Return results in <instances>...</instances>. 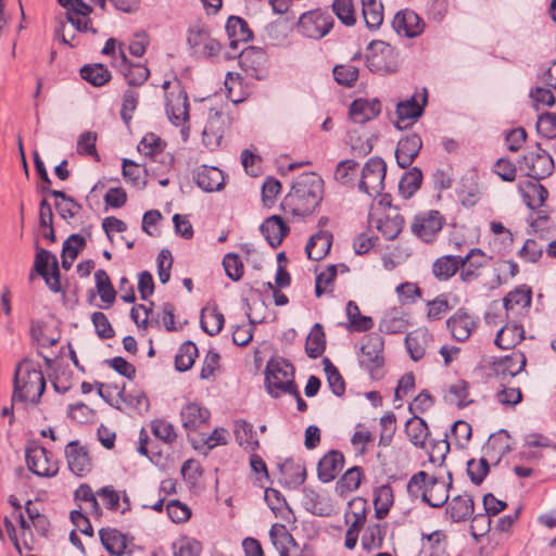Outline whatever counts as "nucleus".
<instances>
[{
  "instance_id": "42",
  "label": "nucleus",
  "mask_w": 556,
  "mask_h": 556,
  "mask_svg": "<svg viewBox=\"0 0 556 556\" xmlns=\"http://www.w3.org/2000/svg\"><path fill=\"white\" fill-rule=\"evenodd\" d=\"M367 518V501L364 497H354L348 504L344 515L346 525H353L363 528Z\"/></svg>"
},
{
  "instance_id": "14",
  "label": "nucleus",
  "mask_w": 556,
  "mask_h": 556,
  "mask_svg": "<svg viewBox=\"0 0 556 556\" xmlns=\"http://www.w3.org/2000/svg\"><path fill=\"white\" fill-rule=\"evenodd\" d=\"M420 98V102L417 101L416 96H413L410 99L397 103V119L394 124L397 129H406L422 115L425 106L427 104L426 89L424 90Z\"/></svg>"
},
{
  "instance_id": "55",
  "label": "nucleus",
  "mask_w": 556,
  "mask_h": 556,
  "mask_svg": "<svg viewBox=\"0 0 556 556\" xmlns=\"http://www.w3.org/2000/svg\"><path fill=\"white\" fill-rule=\"evenodd\" d=\"M226 31L228 37L238 38L243 43L252 39V31L248 23L239 16H230L227 20Z\"/></svg>"
},
{
  "instance_id": "59",
  "label": "nucleus",
  "mask_w": 556,
  "mask_h": 556,
  "mask_svg": "<svg viewBox=\"0 0 556 556\" xmlns=\"http://www.w3.org/2000/svg\"><path fill=\"white\" fill-rule=\"evenodd\" d=\"M152 433L165 443H173L177 438L174 426L163 419H154L150 424Z\"/></svg>"
},
{
  "instance_id": "35",
  "label": "nucleus",
  "mask_w": 556,
  "mask_h": 556,
  "mask_svg": "<svg viewBox=\"0 0 556 556\" xmlns=\"http://www.w3.org/2000/svg\"><path fill=\"white\" fill-rule=\"evenodd\" d=\"M525 338V329L518 324H506L495 337L494 343L502 350L514 349Z\"/></svg>"
},
{
  "instance_id": "48",
  "label": "nucleus",
  "mask_w": 556,
  "mask_h": 556,
  "mask_svg": "<svg viewBox=\"0 0 556 556\" xmlns=\"http://www.w3.org/2000/svg\"><path fill=\"white\" fill-rule=\"evenodd\" d=\"M198 356V348L191 341L184 342L175 356V368L182 372L189 370Z\"/></svg>"
},
{
  "instance_id": "50",
  "label": "nucleus",
  "mask_w": 556,
  "mask_h": 556,
  "mask_svg": "<svg viewBox=\"0 0 556 556\" xmlns=\"http://www.w3.org/2000/svg\"><path fill=\"white\" fill-rule=\"evenodd\" d=\"M362 11L368 28H378L383 22V5L377 0H362Z\"/></svg>"
},
{
  "instance_id": "39",
  "label": "nucleus",
  "mask_w": 556,
  "mask_h": 556,
  "mask_svg": "<svg viewBox=\"0 0 556 556\" xmlns=\"http://www.w3.org/2000/svg\"><path fill=\"white\" fill-rule=\"evenodd\" d=\"M99 536L103 547L115 556H122L127 547L125 535L114 528H102Z\"/></svg>"
},
{
  "instance_id": "20",
  "label": "nucleus",
  "mask_w": 556,
  "mask_h": 556,
  "mask_svg": "<svg viewBox=\"0 0 556 556\" xmlns=\"http://www.w3.org/2000/svg\"><path fill=\"white\" fill-rule=\"evenodd\" d=\"M381 102L377 99H355L350 105V117L354 123L365 124L381 113Z\"/></svg>"
},
{
  "instance_id": "27",
  "label": "nucleus",
  "mask_w": 556,
  "mask_h": 556,
  "mask_svg": "<svg viewBox=\"0 0 556 556\" xmlns=\"http://www.w3.org/2000/svg\"><path fill=\"white\" fill-rule=\"evenodd\" d=\"M431 339L432 337L426 328H417L406 334L405 346L413 361H420L425 356Z\"/></svg>"
},
{
  "instance_id": "28",
  "label": "nucleus",
  "mask_w": 556,
  "mask_h": 556,
  "mask_svg": "<svg viewBox=\"0 0 556 556\" xmlns=\"http://www.w3.org/2000/svg\"><path fill=\"white\" fill-rule=\"evenodd\" d=\"M260 230L268 244L273 248H277L289 232V227L280 216L273 215L262 223Z\"/></svg>"
},
{
  "instance_id": "2",
  "label": "nucleus",
  "mask_w": 556,
  "mask_h": 556,
  "mask_svg": "<svg viewBox=\"0 0 556 556\" xmlns=\"http://www.w3.org/2000/svg\"><path fill=\"white\" fill-rule=\"evenodd\" d=\"M45 390L46 380L40 366L30 361L21 362L15 369L12 400L37 404Z\"/></svg>"
},
{
  "instance_id": "34",
  "label": "nucleus",
  "mask_w": 556,
  "mask_h": 556,
  "mask_svg": "<svg viewBox=\"0 0 556 556\" xmlns=\"http://www.w3.org/2000/svg\"><path fill=\"white\" fill-rule=\"evenodd\" d=\"M388 525L377 522L368 525L361 538V545L364 551L370 553L382 547L387 534Z\"/></svg>"
},
{
  "instance_id": "31",
  "label": "nucleus",
  "mask_w": 556,
  "mask_h": 556,
  "mask_svg": "<svg viewBox=\"0 0 556 556\" xmlns=\"http://www.w3.org/2000/svg\"><path fill=\"white\" fill-rule=\"evenodd\" d=\"M408 326L407 315L401 308L393 307L383 314L379 323V330L388 334L402 333Z\"/></svg>"
},
{
  "instance_id": "26",
  "label": "nucleus",
  "mask_w": 556,
  "mask_h": 556,
  "mask_svg": "<svg viewBox=\"0 0 556 556\" xmlns=\"http://www.w3.org/2000/svg\"><path fill=\"white\" fill-rule=\"evenodd\" d=\"M475 510L473 500L468 494L454 496L445 508V515L453 522H464L472 517Z\"/></svg>"
},
{
  "instance_id": "19",
  "label": "nucleus",
  "mask_w": 556,
  "mask_h": 556,
  "mask_svg": "<svg viewBox=\"0 0 556 556\" xmlns=\"http://www.w3.org/2000/svg\"><path fill=\"white\" fill-rule=\"evenodd\" d=\"M68 469L78 477H84L91 470V459L85 447L77 441H72L65 450Z\"/></svg>"
},
{
  "instance_id": "44",
  "label": "nucleus",
  "mask_w": 556,
  "mask_h": 556,
  "mask_svg": "<svg viewBox=\"0 0 556 556\" xmlns=\"http://www.w3.org/2000/svg\"><path fill=\"white\" fill-rule=\"evenodd\" d=\"M394 502L393 490L389 484H383L377 488L374 492V506L376 517L383 519Z\"/></svg>"
},
{
  "instance_id": "15",
  "label": "nucleus",
  "mask_w": 556,
  "mask_h": 556,
  "mask_svg": "<svg viewBox=\"0 0 556 556\" xmlns=\"http://www.w3.org/2000/svg\"><path fill=\"white\" fill-rule=\"evenodd\" d=\"M443 217L438 211L417 215L412 224V232L424 242H432L442 229Z\"/></svg>"
},
{
  "instance_id": "18",
  "label": "nucleus",
  "mask_w": 556,
  "mask_h": 556,
  "mask_svg": "<svg viewBox=\"0 0 556 556\" xmlns=\"http://www.w3.org/2000/svg\"><path fill=\"white\" fill-rule=\"evenodd\" d=\"M448 482L440 481L432 476L428 480V486L422 492V501L429 506L440 508L448 501V489L452 486V472L447 471Z\"/></svg>"
},
{
  "instance_id": "63",
  "label": "nucleus",
  "mask_w": 556,
  "mask_h": 556,
  "mask_svg": "<svg viewBox=\"0 0 556 556\" xmlns=\"http://www.w3.org/2000/svg\"><path fill=\"white\" fill-rule=\"evenodd\" d=\"M91 321L92 325L94 326L96 333L100 339L108 340L114 337V329L105 314H103L102 312L92 313Z\"/></svg>"
},
{
  "instance_id": "9",
  "label": "nucleus",
  "mask_w": 556,
  "mask_h": 556,
  "mask_svg": "<svg viewBox=\"0 0 556 556\" xmlns=\"http://www.w3.org/2000/svg\"><path fill=\"white\" fill-rule=\"evenodd\" d=\"M523 166L527 168V176L535 181L551 176L555 168L553 157L539 143L531 151L523 154L520 168Z\"/></svg>"
},
{
  "instance_id": "23",
  "label": "nucleus",
  "mask_w": 556,
  "mask_h": 556,
  "mask_svg": "<svg viewBox=\"0 0 556 556\" xmlns=\"http://www.w3.org/2000/svg\"><path fill=\"white\" fill-rule=\"evenodd\" d=\"M166 114L169 121L179 126L189 117V102L187 93L179 90L177 93L169 92L166 94Z\"/></svg>"
},
{
  "instance_id": "4",
  "label": "nucleus",
  "mask_w": 556,
  "mask_h": 556,
  "mask_svg": "<svg viewBox=\"0 0 556 556\" xmlns=\"http://www.w3.org/2000/svg\"><path fill=\"white\" fill-rule=\"evenodd\" d=\"M384 341L375 333L366 337L358 352V364L372 380L384 377Z\"/></svg>"
},
{
  "instance_id": "56",
  "label": "nucleus",
  "mask_w": 556,
  "mask_h": 556,
  "mask_svg": "<svg viewBox=\"0 0 556 556\" xmlns=\"http://www.w3.org/2000/svg\"><path fill=\"white\" fill-rule=\"evenodd\" d=\"M358 75V68L351 63L337 65L333 68V77L336 81L344 87H353Z\"/></svg>"
},
{
  "instance_id": "46",
  "label": "nucleus",
  "mask_w": 556,
  "mask_h": 556,
  "mask_svg": "<svg viewBox=\"0 0 556 556\" xmlns=\"http://www.w3.org/2000/svg\"><path fill=\"white\" fill-rule=\"evenodd\" d=\"M326 348L325 332L320 324H315L307 336L305 352L308 357H319Z\"/></svg>"
},
{
  "instance_id": "12",
  "label": "nucleus",
  "mask_w": 556,
  "mask_h": 556,
  "mask_svg": "<svg viewBox=\"0 0 556 556\" xmlns=\"http://www.w3.org/2000/svg\"><path fill=\"white\" fill-rule=\"evenodd\" d=\"M479 323L478 316L470 314L465 308H458L447 318L446 328L454 340L465 342L477 330Z\"/></svg>"
},
{
  "instance_id": "38",
  "label": "nucleus",
  "mask_w": 556,
  "mask_h": 556,
  "mask_svg": "<svg viewBox=\"0 0 556 556\" xmlns=\"http://www.w3.org/2000/svg\"><path fill=\"white\" fill-rule=\"evenodd\" d=\"M123 66L122 73L129 86H141L149 78V70L140 63H128L127 56L121 50V65Z\"/></svg>"
},
{
  "instance_id": "16",
  "label": "nucleus",
  "mask_w": 556,
  "mask_h": 556,
  "mask_svg": "<svg viewBox=\"0 0 556 556\" xmlns=\"http://www.w3.org/2000/svg\"><path fill=\"white\" fill-rule=\"evenodd\" d=\"M527 364L526 355L522 352H513L493 363V372L502 384L521 372Z\"/></svg>"
},
{
  "instance_id": "37",
  "label": "nucleus",
  "mask_w": 556,
  "mask_h": 556,
  "mask_svg": "<svg viewBox=\"0 0 556 556\" xmlns=\"http://www.w3.org/2000/svg\"><path fill=\"white\" fill-rule=\"evenodd\" d=\"M462 266V256L444 255L435 260L432 264V274L440 281H446L452 278Z\"/></svg>"
},
{
  "instance_id": "58",
  "label": "nucleus",
  "mask_w": 556,
  "mask_h": 556,
  "mask_svg": "<svg viewBox=\"0 0 556 556\" xmlns=\"http://www.w3.org/2000/svg\"><path fill=\"white\" fill-rule=\"evenodd\" d=\"M325 363V372L327 375V380L332 393L337 396H340L345 391V382L339 370L336 366L331 364L328 358L324 359Z\"/></svg>"
},
{
  "instance_id": "40",
  "label": "nucleus",
  "mask_w": 556,
  "mask_h": 556,
  "mask_svg": "<svg viewBox=\"0 0 556 556\" xmlns=\"http://www.w3.org/2000/svg\"><path fill=\"white\" fill-rule=\"evenodd\" d=\"M224 315L214 305L212 307H204L201 311L200 326L208 336H216L224 327Z\"/></svg>"
},
{
  "instance_id": "24",
  "label": "nucleus",
  "mask_w": 556,
  "mask_h": 556,
  "mask_svg": "<svg viewBox=\"0 0 556 556\" xmlns=\"http://www.w3.org/2000/svg\"><path fill=\"white\" fill-rule=\"evenodd\" d=\"M421 148L422 140L417 134L400 139L395 151L397 165L402 168H407L414 162Z\"/></svg>"
},
{
  "instance_id": "30",
  "label": "nucleus",
  "mask_w": 556,
  "mask_h": 556,
  "mask_svg": "<svg viewBox=\"0 0 556 556\" xmlns=\"http://www.w3.org/2000/svg\"><path fill=\"white\" fill-rule=\"evenodd\" d=\"M518 190L525 204L531 210L542 206L548 195L547 190L539 181L531 179L519 182Z\"/></svg>"
},
{
  "instance_id": "62",
  "label": "nucleus",
  "mask_w": 556,
  "mask_h": 556,
  "mask_svg": "<svg viewBox=\"0 0 556 556\" xmlns=\"http://www.w3.org/2000/svg\"><path fill=\"white\" fill-rule=\"evenodd\" d=\"M332 9L343 24L348 26L355 24L354 5L352 0H334Z\"/></svg>"
},
{
  "instance_id": "3",
  "label": "nucleus",
  "mask_w": 556,
  "mask_h": 556,
  "mask_svg": "<svg viewBox=\"0 0 556 556\" xmlns=\"http://www.w3.org/2000/svg\"><path fill=\"white\" fill-rule=\"evenodd\" d=\"M265 386L273 397L295 392L293 365L282 357L270 358L265 369Z\"/></svg>"
},
{
  "instance_id": "43",
  "label": "nucleus",
  "mask_w": 556,
  "mask_h": 556,
  "mask_svg": "<svg viewBox=\"0 0 556 556\" xmlns=\"http://www.w3.org/2000/svg\"><path fill=\"white\" fill-rule=\"evenodd\" d=\"M404 218L397 212L387 214L383 218H379L377 223L378 230L387 240L395 239L402 231Z\"/></svg>"
},
{
  "instance_id": "13",
  "label": "nucleus",
  "mask_w": 556,
  "mask_h": 556,
  "mask_svg": "<svg viewBox=\"0 0 556 556\" xmlns=\"http://www.w3.org/2000/svg\"><path fill=\"white\" fill-rule=\"evenodd\" d=\"M35 270L40 275L48 288L58 293L61 291L60 271L56 257L45 249H39L34 263Z\"/></svg>"
},
{
  "instance_id": "53",
  "label": "nucleus",
  "mask_w": 556,
  "mask_h": 556,
  "mask_svg": "<svg viewBox=\"0 0 556 556\" xmlns=\"http://www.w3.org/2000/svg\"><path fill=\"white\" fill-rule=\"evenodd\" d=\"M346 316L351 327L356 331H367L374 326L371 317L362 315L358 305L353 301L346 304Z\"/></svg>"
},
{
  "instance_id": "32",
  "label": "nucleus",
  "mask_w": 556,
  "mask_h": 556,
  "mask_svg": "<svg viewBox=\"0 0 556 556\" xmlns=\"http://www.w3.org/2000/svg\"><path fill=\"white\" fill-rule=\"evenodd\" d=\"M239 65L250 76H256L266 62L265 51L257 47H247L238 55Z\"/></svg>"
},
{
  "instance_id": "7",
  "label": "nucleus",
  "mask_w": 556,
  "mask_h": 556,
  "mask_svg": "<svg viewBox=\"0 0 556 556\" xmlns=\"http://www.w3.org/2000/svg\"><path fill=\"white\" fill-rule=\"evenodd\" d=\"M28 469L38 477L51 478L59 472V463L46 447L30 443L25 448Z\"/></svg>"
},
{
  "instance_id": "60",
  "label": "nucleus",
  "mask_w": 556,
  "mask_h": 556,
  "mask_svg": "<svg viewBox=\"0 0 556 556\" xmlns=\"http://www.w3.org/2000/svg\"><path fill=\"white\" fill-rule=\"evenodd\" d=\"M508 439L509 437L507 433H498L497 435H491L488 443L483 447L484 455L492 457L491 451H496L498 454L496 463H498L501 457L509 451Z\"/></svg>"
},
{
  "instance_id": "64",
  "label": "nucleus",
  "mask_w": 556,
  "mask_h": 556,
  "mask_svg": "<svg viewBox=\"0 0 556 556\" xmlns=\"http://www.w3.org/2000/svg\"><path fill=\"white\" fill-rule=\"evenodd\" d=\"M536 130L541 136L547 139L556 138V114H542L538 119Z\"/></svg>"
},
{
  "instance_id": "54",
  "label": "nucleus",
  "mask_w": 556,
  "mask_h": 556,
  "mask_svg": "<svg viewBox=\"0 0 556 556\" xmlns=\"http://www.w3.org/2000/svg\"><path fill=\"white\" fill-rule=\"evenodd\" d=\"M117 397L128 408L135 409L139 413H144L149 409V400L146 394L141 391L125 392V388H122L117 392Z\"/></svg>"
},
{
  "instance_id": "49",
  "label": "nucleus",
  "mask_w": 556,
  "mask_h": 556,
  "mask_svg": "<svg viewBox=\"0 0 556 556\" xmlns=\"http://www.w3.org/2000/svg\"><path fill=\"white\" fill-rule=\"evenodd\" d=\"M94 281L101 300L108 304L104 308L110 307L115 302L116 292L109 275L104 269H98L94 273Z\"/></svg>"
},
{
  "instance_id": "52",
  "label": "nucleus",
  "mask_w": 556,
  "mask_h": 556,
  "mask_svg": "<svg viewBox=\"0 0 556 556\" xmlns=\"http://www.w3.org/2000/svg\"><path fill=\"white\" fill-rule=\"evenodd\" d=\"M422 181V173L418 167H413L404 174L399 182V190L401 194L408 199L413 197L420 188Z\"/></svg>"
},
{
  "instance_id": "17",
  "label": "nucleus",
  "mask_w": 556,
  "mask_h": 556,
  "mask_svg": "<svg viewBox=\"0 0 556 556\" xmlns=\"http://www.w3.org/2000/svg\"><path fill=\"white\" fill-rule=\"evenodd\" d=\"M392 26L399 35L414 38L424 31L425 23L413 10L406 9L395 14Z\"/></svg>"
},
{
  "instance_id": "41",
  "label": "nucleus",
  "mask_w": 556,
  "mask_h": 556,
  "mask_svg": "<svg viewBox=\"0 0 556 556\" xmlns=\"http://www.w3.org/2000/svg\"><path fill=\"white\" fill-rule=\"evenodd\" d=\"M405 432L408 440L416 447H425L426 439L429 434L426 421L414 415L405 425Z\"/></svg>"
},
{
  "instance_id": "10",
  "label": "nucleus",
  "mask_w": 556,
  "mask_h": 556,
  "mask_svg": "<svg viewBox=\"0 0 556 556\" xmlns=\"http://www.w3.org/2000/svg\"><path fill=\"white\" fill-rule=\"evenodd\" d=\"M165 148L166 142L153 132L146 134L137 146L140 154L149 157L152 162L160 163V167L155 169L162 172L168 170L174 163V157L164 151Z\"/></svg>"
},
{
  "instance_id": "45",
  "label": "nucleus",
  "mask_w": 556,
  "mask_h": 556,
  "mask_svg": "<svg viewBox=\"0 0 556 556\" xmlns=\"http://www.w3.org/2000/svg\"><path fill=\"white\" fill-rule=\"evenodd\" d=\"M532 292L526 286H520L510 291L503 300L504 307L507 312L514 311L516 307L521 309L528 308L531 305Z\"/></svg>"
},
{
  "instance_id": "11",
  "label": "nucleus",
  "mask_w": 556,
  "mask_h": 556,
  "mask_svg": "<svg viewBox=\"0 0 556 556\" xmlns=\"http://www.w3.org/2000/svg\"><path fill=\"white\" fill-rule=\"evenodd\" d=\"M333 26L332 17L319 10L306 12L301 15L298 29L308 38L320 39L326 36Z\"/></svg>"
},
{
  "instance_id": "1",
  "label": "nucleus",
  "mask_w": 556,
  "mask_h": 556,
  "mask_svg": "<svg viewBox=\"0 0 556 556\" xmlns=\"http://www.w3.org/2000/svg\"><path fill=\"white\" fill-rule=\"evenodd\" d=\"M321 199V178L314 173H305L300 175L293 182L281 206L288 214L305 216L311 214L319 205Z\"/></svg>"
},
{
  "instance_id": "22",
  "label": "nucleus",
  "mask_w": 556,
  "mask_h": 556,
  "mask_svg": "<svg viewBox=\"0 0 556 556\" xmlns=\"http://www.w3.org/2000/svg\"><path fill=\"white\" fill-rule=\"evenodd\" d=\"M193 179L197 186L205 192L219 191L225 184L223 172L215 166L198 167L194 170Z\"/></svg>"
},
{
  "instance_id": "21",
  "label": "nucleus",
  "mask_w": 556,
  "mask_h": 556,
  "mask_svg": "<svg viewBox=\"0 0 556 556\" xmlns=\"http://www.w3.org/2000/svg\"><path fill=\"white\" fill-rule=\"evenodd\" d=\"M344 456L338 450H331L325 454L318 462L317 476L318 479L328 483L336 479L337 475L343 469Z\"/></svg>"
},
{
  "instance_id": "6",
  "label": "nucleus",
  "mask_w": 556,
  "mask_h": 556,
  "mask_svg": "<svg viewBox=\"0 0 556 556\" xmlns=\"http://www.w3.org/2000/svg\"><path fill=\"white\" fill-rule=\"evenodd\" d=\"M187 43L191 55L198 59H210L220 52L219 42L211 36L210 30L201 23H195L189 27Z\"/></svg>"
},
{
  "instance_id": "51",
  "label": "nucleus",
  "mask_w": 556,
  "mask_h": 556,
  "mask_svg": "<svg viewBox=\"0 0 556 556\" xmlns=\"http://www.w3.org/2000/svg\"><path fill=\"white\" fill-rule=\"evenodd\" d=\"M80 76L96 87H101L109 83L111 74L109 70L102 64L85 65L80 70Z\"/></svg>"
},
{
  "instance_id": "25",
  "label": "nucleus",
  "mask_w": 556,
  "mask_h": 556,
  "mask_svg": "<svg viewBox=\"0 0 556 556\" xmlns=\"http://www.w3.org/2000/svg\"><path fill=\"white\" fill-rule=\"evenodd\" d=\"M486 264V255L480 249H471L465 257H462L459 278L467 283L476 280L479 277V269Z\"/></svg>"
},
{
  "instance_id": "29",
  "label": "nucleus",
  "mask_w": 556,
  "mask_h": 556,
  "mask_svg": "<svg viewBox=\"0 0 556 556\" xmlns=\"http://www.w3.org/2000/svg\"><path fill=\"white\" fill-rule=\"evenodd\" d=\"M210 416L208 409L198 403H188L180 412L182 427L188 431H194L206 424Z\"/></svg>"
},
{
  "instance_id": "36",
  "label": "nucleus",
  "mask_w": 556,
  "mask_h": 556,
  "mask_svg": "<svg viewBox=\"0 0 556 556\" xmlns=\"http://www.w3.org/2000/svg\"><path fill=\"white\" fill-rule=\"evenodd\" d=\"M235 437L237 443L248 452H254L260 447L258 439L252 424L239 419L235 422Z\"/></svg>"
},
{
  "instance_id": "57",
  "label": "nucleus",
  "mask_w": 556,
  "mask_h": 556,
  "mask_svg": "<svg viewBox=\"0 0 556 556\" xmlns=\"http://www.w3.org/2000/svg\"><path fill=\"white\" fill-rule=\"evenodd\" d=\"M122 100L121 117L126 125H129L139 102V92L128 88L124 91Z\"/></svg>"
},
{
  "instance_id": "5",
  "label": "nucleus",
  "mask_w": 556,
  "mask_h": 556,
  "mask_svg": "<svg viewBox=\"0 0 556 556\" xmlns=\"http://www.w3.org/2000/svg\"><path fill=\"white\" fill-rule=\"evenodd\" d=\"M370 53L367 56V67L379 75H388L396 72L399 67L397 52L384 41H372L369 45Z\"/></svg>"
},
{
  "instance_id": "33",
  "label": "nucleus",
  "mask_w": 556,
  "mask_h": 556,
  "mask_svg": "<svg viewBox=\"0 0 556 556\" xmlns=\"http://www.w3.org/2000/svg\"><path fill=\"white\" fill-rule=\"evenodd\" d=\"M332 235L329 231L319 230L313 235L305 247L307 257L313 261L323 260L330 251Z\"/></svg>"
},
{
  "instance_id": "61",
  "label": "nucleus",
  "mask_w": 556,
  "mask_h": 556,
  "mask_svg": "<svg viewBox=\"0 0 556 556\" xmlns=\"http://www.w3.org/2000/svg\"><path fill=\"white\" fill-rule=\"evenodd\" d=\"M490 466L485 457H481L479 462L470 459L467 463V473L472 483L479 485L483 482L484 478L489 473Z\"/></svg>"
},
{
  "instance_id": "47",
  "label": "nucleus",
  "mask_w": 556,
  "mask_h": 556,
  "mask_svg": "<svg viewBox=\"0 0 556 556\" xmlns=\"http://www.w3.org/2000/svg\"><path fill=\"white\" fill-rule=\"evenodd\" d=\"M363 478V469L354 466L348 469L336 483V491L340 495L355 491L359 488Z\"/></svg>"
},
{
  "instance_id": "8",
  "label": "nucleus",
  "mask_w": 556,
  "mask_h": 556,
  "mask_svg": "<svg viewBox=\"0 0 556 556\" xmlns=\"http://www.w3.org/2000/svg\"><path fill=\"white\" fill-rule=\"evenodd\" d=\"M387 174V164L381 157L369 159L362 170L358 182L359 191L375 198L380 195L384 189V178Z\"/></svg>"
}]
</instances>
